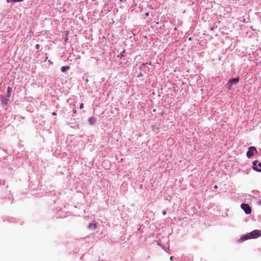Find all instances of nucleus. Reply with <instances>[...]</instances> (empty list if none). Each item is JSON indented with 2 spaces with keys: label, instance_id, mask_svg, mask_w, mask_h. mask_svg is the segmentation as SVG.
I'll list each match as a JSON object with an SVG mask.
<instances>
[{
  "label": "nucleus",
  "instance_id": "nucleus-10",
  "mask_svg": "<svg viewBox=\"0 0 261 261\" xmlns=\"http://www.w3.org/2000/svg\"><path fill=\"white\" fill-rule=\"evenodd\" d=\"M69 68H70V67H69V66H62V67H61V70L62 72H65L66 70H69Z\"/></svg>",
  "mask_w": 261,
  "mask_h": 261
},
{
  "label": "nucleus",
  "instance_id": "nucleus-12",
  "mask_svg": "<svg viewBox=\"0 0 261 261\" xmlns=\"http://www.w3.org/2000/svg\"><path fill=\"white\" fill-rule=\"evenodd\" d=\"M151 64V62L148 63V62H146V63H143L142 65L143 66H145V65H150Z\"/></svg>",
  "mask_w": 261,
  "mask_h": 261
},
{
  "label": "nucleus",
  "instance_id": "nucleus-13",
  "mask_svg": "<svg viewBox=\"0 0 261 261\" xmlns=\"http://www.w3.org/2000/svg\"><path fill=\"white\" fill-rule=\"evenodd\" d=\"M84 108V104L83 103H81L80 106V109H82Z\"/></svg>",
  "mask_w": 261,
  "mask_h": 261
},
{
  "label": "nucleus",
  "instance_id": "nucleus-15",
  "mask_svg": "<svg viewBox=\"0 0 261 261\" xmlns=\"http://www.w3.org/2000/svg\"><path fill=\"white\" fill-rule=\"evenodd\" d=\"M145 15L146 17H148L149 16V14L148 12H146Z\"/></svg>",
  "mask_w": 261,
  "mask_h": 261
},
{
  "label": "nucleus",
  "instance_id": "nucleus-14",
  "mask_svg": "<svg viewBox=\"0 0 261 261\" xmlns=\"http://www.w3.org/2000/svg\"><path fill=\"white\" fill-rule=\"evenodd\" d=\"M36 49H39V48H40L39 44H37L36 46Z\"/></svg>",
  "mask_w": 261,
  "mask_h": 261
},
{
  "label": "nucleus",
  "instance_id": "nucleus-1",
  "mask_svg": "<svg viewBox=\"0 0 261 261\" xmlns=\"http://www.w3.org/2000/svg\"><path fill=\"white\" fill-rule=\"evenodd\" d=\"M261 236V231L259 230H254L250 233L242 237L240 239L241 241H244L249 239L257 238Z\"/></svg>",
  "mask_w": 261,
  "mask_h": 261
},
{
  "label": "nucleus",
  "instance_id": "nucleus-9",
  "mask_svg": "<svg viewBox=\"0 0 261 261\" xmlns=\"http://www.w3.org/2000/svg\"><path fill=\"white\" fill-rule=\"evenodd\" d=\"M88 121L91 125H93L95 122V119L94 117H90L89 118Z\"/></svg>",
  "mask_w": 261,
  "mask_h": 261
},
{
  "label": "nucleus",
  "instance_id": "nucleus-8",
  "mask_svg": "<svg viewBox=\"0 0 261 261\" xmlns=\"http://www.w3.org/2000/svg\"><path fill=\"white\" fill-rule=\"evenodd\" d=\"M8 101V99L7 98H2L1 102L3 105H6Z\"/></svg>",
  "mask_w": 261,
  "mask_h": 261
},
{
  "label": "nucleus",
  "instance_id": "nucleus-16",
  "mask_svg": "<svg viewBox=\"0 0 261 261\" xmlns=\"http://www.w3.org/2000/svg\"><path fill=\"white\" fill-rule=\"evenodd\" d=\"M257 166L260 168V169L261 168V163H259L257 165Z\"/></svg>",
  "mask_w": 261,
  "mask_h": 261
},
{
  "label": "nucleus",
  "instance_id": "nucleus-5",
  "mask_svg": "<svg viewBox=\"0 0 261 261\" xmlns=\"http://www.w3.org/2000/svg\"><path fill=\"white\" fill-rule=\"evenodd\" d=\"M257 163H258V161H257V160L254 161L253 162V163H252V164H253L252 168L253 169V170H255L256 171L261 172V169H259L257 167Z\"/></svg>",
  "mask_w": 261,
  "mask_h": 261
},
{
  "label": "nucleus",
  "instance_id": "nucleus-11",
  "mask_svg": "<svg viewBox=\"0 0 261 261\" xmlns=\"http://www.w3.org/2000/svg\"><path fill=\"white\" fill-rule=\"evenodd\" d=\"M125 49H124L120 54V58L121 59L123 57H124V55L123 54L125 52Z\"/></svg>",
  "mask_w": 261,
  "mask_h": 261
},
{
  "label": "nucleus",
  "instance_id": "nucleus-3",
  "mask_svg": "<svg viewBox=\"0 0 261 261\" xmlns=\"http://www.w3.org/2000/svg\"><path fill=\"white\" fill-rule=\"evenodd\" d=\"M254 152L257 153V151L256 148L254 146L249 147L248 150L246 153V155L248 158H251L254 155Z\"/></svg>",
  "mask_w": 261,
  "mask_h": 261
},
{
  "label": "nucleus",
  "instance_id": "nucleus-21",
  "mask_svg": "<svg viewBox=\"0 0 261 261\" xmlns=\"http://www.w3.org/2000/svg\"><path fill=\"white\" fill-rule=\"evenodd\" d=\"M53 115H57V114H56L55 112H53Z\"/></svg>",
  "mask_w": 261,
  "mask_h": 261
},
{
  "label": "nucleus",
  "instance_id": "nucleus-22",
  "mask_svg": "<svg viewBox=\"0 0 261 261\" xmlns=\"http://www.w3.org/2000/svg\"><path fill=\"white\" fill-rule=\"evenodd\" d=\"M172 258H173V257H172V256H171V257H170V259H171V260H172Z\"/></svg>",
  "mask_w": 261,
  "mask_h": 261
},
{
  "label": "nucleus",
  "instance_id": "nucleus-7",
  "mask_svg": "<svg viewBox=\"0 0 261 261\" xmlns=\"http://www.w3.org/2000/svg\"><path fill=\"white\" fill-rule=\"evenodd\" d=\"M96 227V224L95 223H90L88 228L91 229H95Z\"/></svg>",
  "mask_w": 261,
  "mask_h": 261
},
{
  "label": "nucleus",
  "instance_id": "nucleus-19",
  "mask_svg": "<svg viewBox=\"0 0 261 261\" xmlns=\"http://www.w3.org/2000/svg\"><path fill=\"white\" fill-rule=\"evenodd\" d=\"M48 62L50 64H53V62L49 60H48Z\"/></svg>",
  "mask_w": 261,
  "mask_h": 261
},
{
  "label": "nucleus",
  "instance_id": "nucleus-4",
  "mask_svg": "<svg viewBox=\"0 0 261 261\" xmlns=\"http://www.w3.org/2000/svg\"><path fill=\"white\" fill-rule=\"evenodd\" d=\"M241 207L245 211L246 214H250L251 213V208L248 204L242 203Z\"/></svg>",
  "mask_w": 261,
  "mask_h": 261
},
{
  "label": "nucleus",
  "instance_id": "nucleus-17",
  "mask_svg": "<svg viewBox=\"0 0 261 261\" xmlns=\"http://www.w3.org/2000/svg\"><path fill=\"white\" fill-rule=\"evenodd\" d=\"M163 215H166V212L165 211H164L163 212Z\"/></svg>",
  "mask_w": 261,
  "mask_h": 261
},
{
  "label": "nucleus",
  "instance_id": "nucleus-2",
  "mask_svg": "<svg viewBox=\"0 0 261 261\" xmlns=\"http://www.w3.org/2000/svg\"><path fill=\"white\" fill-rule=\"evenodd\" d=\"M240 81L239 77L234 78L230 79L228 81V82L227 83L226 86L228 90H230L231 89L232 86L233 85H237L239 83Z\"/></svg>",
  "mask_w": 261,
  "mask_h": 261
},
{
  "label": "nucleus",
  "instance_id": "nucleus-20",
  "mask_svg": "<svg viewBox=\"0 0 261 261\" xmlns=\"http://www.w3.org/2000/svg\"><path fill=\"white\" fill-rule=\"evenodd\" d=\"M73 113H76V111L75 110H74L73 111Z\"/></svg>",
  "mask_w": 261,
  "mask_h": 261
},
{
  "label": "nucleus",
  "instance_id": "nucleus-18",
  "mask_svg": "<svg viewBox=\"0 0 261 261\" xmlns=\"http://www.w3.org/2000/svg\"><path fill=\"white\" fill-rule=\"evenodd\" d=\"M214 189H218V186L217 185H215L214 187Z\"/></svg>",
  "mask_w": 261,
  "mask_h": 261
},
{
  "label": "nucleus",
  "instance_id": "nucleus-6",
  "mask_svg": "<svg viewBox=\"0 0 261 261\" xmlns=\"http://www.w3.org/2000/svg\"><path fill=\"white\" fill-rule=\"evenodd\" d=\"M12 91V88L10 87H9L7 89V96L8 98H9L10 97L11 93Z\"/></svg>",
  "mask_w": 261,
  "mask_h": 261
}]
</instances>
